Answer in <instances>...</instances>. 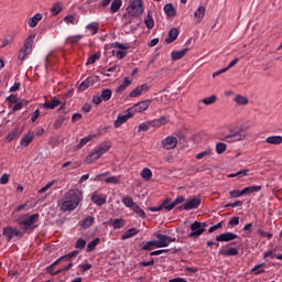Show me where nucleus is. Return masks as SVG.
Here are the masks:
<instances>
[{"label": "nucleus", "instance_id": "nucleus-26", "mask_svg": "<svg viewBox=\"0 0 282 282\" xmlns=\"http://www.w3.org/2000/svg\"><path fill=\"white\" fill-rule=\"evenodd\" d=\"M188 53V48H183L181 51H173L171 53L172 61H180V58H184L186 54Z\"/></svg>", "mask_w": 282, "mask_h": 282}, {"label": "nucleus", "instance_id": "nucleus-38", "mask_svg": "<svg viewBox=\"0 0 282 282\" xmlns=\"http://www.w3.org/2000/svg\"><path fill=\"white\" fill-rule=\"evenodd\" d=\"M249 170H240L236 173H231L228 174V177L232 178V177H238V180H241V177H246V175H248Z\"/></svg>", "mask_w": 282, "mask_h": 282}, {"label": "nucleus", "instance_id": "nucleus-22", "mask_svg": "<svg viewBox=\"0 0 282 282\" xmlns=\"http://www.w3.org/2000/svg\"><path fill=\"white\" fill-rule=\"evenodd\" d=\"M218 254H221L223 257H237V254H239V250L234 247L228 250L219 249Z\"/></svg>", "mask_w": 282, "mask_h": 282}, {"label": "nucleus", "instance_id": "nucleus-47", "mask_svg": "<svg viewBox=\"0 0 282 282\" xmlns=\"http://www.w3.org/2000/svg\"><path fill=\"white\" fill-rule=\"evenodd\" d=\"M212 153H213V150L210 148H207L205 151L196 155V160H203V158H208L212 155Z\"/></svg>", "mask_w": 282, "mask_h": 282}, {"label": "nucleus", "instance_id": "nucleus-6", "mask_svg": "<svg viewBox=\"0 0 282 282\" xmlns=\"http://www.w3.org/2000/svg\"><path fill=\"white\" fill-rule=\"evenodd\" d=\"M224 142H228L229 144H232L235 142H241V140H246V131H230V133L226 134L223 138Z\"/></svg>", "mask_w": 282, "mask_h": 282}, {"label": "nucleus", "instance_id": "nucleus-61", "mask_svg": "<svg viewBox=\"0 0 282 282\" xmlns=\"http://www.w3.org/2000/svg\"><path fill=\"white\" fill-rule=\"evenodd\" d=\"M54 182L55 181H51L50 183H47L45 186H43L39 193H47V191H50V188H52L54 186Z\"/></svg>", "mask_w": 282, "mask_h": 282}, {"label": "nucleus", "instance_id": "nucleus-45", "mask_svg": "<svg viewBox=\"0 0 282 282\" xmlns=\"http://www.w3.org/2000/svg\"><path fill=\"white\" fill-rule=\"evenodd\" d=\"M95 218L93 216H88L85 218V220L82 223V228H90V226H94Z\"/></svg>", "mask_w": 282, "mask_h": 282}, {"label": "nucleus", "instance_id": "nucleus-54", "mask_svg": "<svg viewBox=\"0 0 282 282\" xmlns=\"http://www.w3.org/2000/svg\"><path fill=\"white\" fill-rule=\"evenodd\" d=\"M170 249H160V250H155L150 252V257H160V254H166V252H170Z\"/></svg>", "mask_w": 282, "mask_h": 282}, {"label": "nucleus", "instance_id": "nucleus-42", "mask_svg": "<svg viewBox=\"0 0 282 282\" xmlns=\"http://www.w3.org/2000/svg\"><path fill=\"white\" fill-rule=\"evenodd\" d=\"M164 12L167 17H175V7L171 3L165 4Z\"/></svg>", "mask_w": 282, "mask_h": 282}, {"label": "nucleus", "instance_id": "nucleus-51", "mask_svg": "<svg viewBox=\"0 0 282 282\" xmlns=\"http://www.w3.org/2000/svg\"><path fill=\"white\" fill-rule=\"evenodd\" d=\"M112 56H115V58H118L119 61L124 58V56H127V52L119 50V51H112Z\"/></svg>", "mask_w": 282, "mask_h": 282}, {"label": "nucleus", "instance_id": "nucleus-20", "mask_svg": "<svg viewBox=\"0 0 282 282\" xmlns=\"http://www.w3.org/2000/svg\"><path fill=\"white\" fill-rule=\"evenodd\" d=\"M40 21H43V14L36 13L32 18L29 19L28 25H29V28H36V25H39Z\"/></svg>", "mask_w": 282, "mask_h": 282}, {"label": "nucleus", "instance_id": "nucleus-44", "mask_svg": "<svg viewBox=\"0 0 282 282\" xmlns=\"http://www.w3.org/2000/svg\"><path fill=\"white\" fill-rule=\"evenodd\" d=\"M91 140H94V135L91 134L80 139L79 143L77 144V149H83V147H85V144L88 142H91Z\"/></svg>", "mask_w": 282, "mask_h": 282}, {"label": "nucleus", "instance_id": "nucleus-64", "mask_svg": "<svg viewBox=\"0 0 282 282\" xmlns=\"http://www.w3.org/2000/svg\"><path fill=\"white\" fill-rule=\"evenodd\" d=\"M149 127H151V124H149V122L148 123H145V122L140 123L138 126V131H147L149 129Z\"/></svg>", "mask_w": 282, "mask_h": 282}, {"label": "nucleus", "instance_id": "nucleus-23", "mask_svg": "<svg viewBox=\"0 0 282 282\" xmlns=\"http://www.w3.org/2000/svg\"><path fill=\"white\" fill-rule=\"evenodd\" d=\"M61 105V100L56 97H53L51 101H45L43 104L44 109H56Z\"/></svg>", "mask_w": 282, "mask_h": 282}, {"label": "nucleus", "instance_id": "nucleus-50", "mask_svg": "<svg viewBox=\"0 0 282 282\" xmlns=\"http://www.w3.org/2000/svg\"><path fill=\"white\" fill-rule=\"evenodd\" d=\"M106 184H120V178L118 176H109L104 180Z\"/></svg>", "mask_w": 282, "mask_h": 282}, {"label": "nucleus", "instance_id": "nucleus-57", "mask_svg": "<svg viewBox=\"0 0 282 282\" xmlns=\"http://www.w3.org/2000/svg\"><path fill=\"white\" fill-rule=\"evenodd\" d=\"M80 251L78 250H75V251H72L65 256H62V259H65V261H69V259H74V257H77V254H79Z\"/></svg>", "mask_w": 282, "mask_h": 282}, {"label": "nucleus", "instance_id": "nucleus-17", "mask_svg": "<svg viewBox=\"0 0 282 282\" xmlns=\"http://www.w3.org/2000/svg\"><path fill=\"white\" fill-rule=\"evenodd\" d=\"M111 149V143L109 141H105L102 143H100L97 148H95V150L97 151V153L102 158V155H105V153H107V151H109Z\"/></svg>", "mask_w": 282, "mask_h": 282}, {"label": "nucleus", "instance_id": "nucleus-5", "mask_svg": "<svg viewBox=\"0 0 282 282\" xmlns=\"http://www.w3.org/2000/svg\"><path fill=\"white\" fill-rule=\"evenodd\" d=\"M2 235L3 237H6V240L10 242L12 241V239H14V237H18V239H21L24 232L21 231L20 229H17V227L7 226L2 229Z\"/></svg>", "mask_w": 282, "mask_h": 282}, {"label": "nucleus", "instance_id": "nucleus-14", "mask_svg": "<svg viewBox=\"0 0 282 282\" xmlns=\"http://www.w3.org/2000/svg\"><path fill=\"white\" fill-rule=\"evenodd\" d=\"M204 17H206V7L199 6L194 12L196 23H202V21H204Z\"/></svg>", "mask_w": 282, "mask_h": 282}, {"label": "nucleus", "instance_id": "nucleus-16", "mask_svg": "<svg viewBox=\"0 0 282 282\" xmlns=\"http://www.w3.org/2000/svg\"><path fill=\"white\" fill-rule=\"evenodd\" d=\"M239 236H237V234H232V232H225V234H220L219 236L216 237V241H235V239H237Z\"/></svg>", "mask_w": 282, "mask_h": 282}, {"label": "nucleus", "instance_id": "nucleus-10", "mask_svg": "<svg viewBox=\"0 0 282 282\" xmlns=\"http://www.w3.org/2000/svg\"><path fill=\"white\" fill-rule=\"evenodd\" d=\"M161 144L162 149H165V151H171L177 147V139L173 135H169L161 141Z\"/></svg>", "mask_w": 282, "mask_h": 282}, {"label": "nucleus", "instance_id": "nucleus-21", "mask_svg": "<svg viewBox=\"0 0 282 282\" xmlns=\"http://www.w3.org/2000/svg\"><path fill=\"white\" fill-rule=\"evenodd\" d=\"M110 224L112 225L113 230H120L127 226V220L122 218H116L110 220Z\"/></svg>", "mask_w": 282, "mask_h": 282}, {"label": "nucleus", "instance_id": "nucleus-3", "mask_svg": "<svg viewBox=\"0 0 282 282\" xmlns=\"http://www.w3.org/2000/svg\"><path fill=\"white\" fill-rule=\"evenodd\" d=\"M207 227L208 224L206 223L194 221L189 227V230H192V232L188 234L189 239H197L198 237H202V235L206 232Z\"/></svg>", "mask_w": 282, "mask_h": 282}, {"label": "nucleus", "instance_id": "nucleus-12", "mask_svg": "<svg viewBox=\"0 0 282 282\" xmlns=\"http://www.w3.org/2000/svg\"><path fill=\"white\" fill-rule=\"evenodd\" d=\"M129 118H133V112L130 111V109L127 110L126 115H119L117 117V119L115 120V129H118L119 127H122V124H124V122H127V120H129Z\"/></svg>", "mask_w": 282, "mask_h": 282}, {"label": "nucleus", "instance_id": "nucleus-1", "mask_svg": "<svg viewBox=\"0 0 282 282\" xmlns=\"http://www.w3.org/2000/svg\"><path fill=\"white\" fill-rule=\"evenodd\" d=\"M84 195L80 189H69L65 194V200L62 203L61 208L64 212L67 210H76L78 208V204L83 202Z\"/></svg>", "mask_w": 282, "mask_h": 282}, {"label": "nucleus", "instance_id": "nucleus-58", "mask_svg": "<svg viewBox=\"0 0 282 282\" xmlns=\"http://www.w3.org/2000/svg\"><path fill=\"white\" fill-rule=\"evenodd\" d=\"M6 101L9 102V105H17V102H19V97L17 95H10L7 97Z\"/></svg>", "mask_w": 282, "mask_h": 282}, {"label": "nucleus", "instance_id": "nucleus-56", "mask_svg": "<svg viewBox=\"0 0 282 282\" xmlns=\"http://www.w3.org/2000/svg\"><path fill=\"white\" fill-rule=\"evenodd\" d=\"M214 102H217V96L215 95L203 99L204 105H214Z\"/></svg>", "mask_w": 282, "mask_h": 282}, {"label": "nucleus", "instance_id": "nucleus-31", "mask_svg": "<svg viewBox=\"0 0 282 282\" xmlns=\"http://www.w3.org/2000/svg\"><path fill=\"white\" fill-rule=\"evenodd\" d=\"M98 29H99L98 22H90L89 24L86 25V30L93 35L98 34Z\"/></svg>", "mask_w": 282, "mask_h": 282}, {"label": "nucleus", "instance_id": "nucleus-36", "mask_svg": "<svg viewBox=\"0 0 282 282\" xmlns=\"http://www.w3.org/2000/svg\"><path fill=\"white\" fill-rule=\"evenodd\" d=\"M133 213H135L138 216L141 217V219H144L147 217V213H144V209L140 208L138 204H134L131 208Z\"/></svg>", "mask_w": 282, "mask_h": 282}, {"label": "nucleus", "instance_id": "nucleus-39", "mask_svg": "<svg viewBox=\"0 0 282 282\" xmlns=\"http://www.w3.org/2000/svg\"><path fill=\"white\" fill-rule=\"evenodd\" d=\"M98 243H100V238H96L93 241H90L87 245L86 252H94V250H96V246H98Z\"/></svg>", "mask_w": 282, "mask_h": 282}, {"label": "nucleus", "instance_id": "nucleus-19", "mask_svg": "<svg viewBox=\"0 0 282 282\" xmlns=\"http://www.w3.org/2000/svg\"><path fill=\"white\" fill-rule=\"evenodd\" d=\"M177 36H180V31L176 28L171 29L165 39V43L170 44L173 43V41H177Z\"/></svg>", "mask_w": 282, "mask_h": 282}, {"label": "nucleus", "instance_id": "nucleus-55", "mask_svg": "<svg viewBox=\"0 0 282 282\" xmlns=\"http://www.w3.org/2000/svg\"><path fill=\"white\" fill-rule=\"evenodd\" d=\"M230 197L232 199L237 198V197H242L243 195V189L239 191V189H232L230 193H229Z\"/></svg>", "mask_w": 282, "mask_h": 282}, {"label": "nucleus", "instance_id": "nucleus-7", "mask_svg": "<svg viewBox=\"0 0 282 282\" xmlns=\"http://www.w3.org/2000/svg\"><path fill=\"white\" fill-rule=\"evenodd\" d=\"M158 240H155L156 248H169L171 243H175L177 241L176 238H171L166 235L156 234Z\"/></svg>", "mask_w": 282, "mask_h": 282}, {"label": "nucleus", "instance_id": "nucleus-43", "mask_svg": "<svg viewBox=\"0 0 282 282\" xmlns=\"http://www.w3.org/2000/svg\"><path fill=\"white\" fill-rule=\"evenodd\" d=\"M141 248L142 250H153V248H156L155 240L142 242Z\"/></svg>", "mask_w": 282, "mask_h": 282}, {"label": "nucleus", "instance_id": "nucleus-41", "mask_svg": "<svg viewBox=\"0 0 282 282\" xmlns=\"http://www.w3.org/2000/svg\"><path fill=\"white\" fill-rule=\"evenodd\" d=\"M235 102H237L238 105H240L242 107H246V105H248V102H250V101L248 100L247 97L241 96V95H237L235 97Z\"/></svg>", "mask_w": 282, "mask_h": 282}, {"label": "nucleus", "instance_id": "nucleus-29", "mask_svg": "<svg viewBox=\"0 0 282 282\" xmlns=\"http://www.w3.org/2000/svg\"><path fill=\"white\" fill-rule=\"evenodd\" d=\"M267 144H274L279 145L282 144V137L281 135H271L265 139Z\"/></svg>", "mask_w": 282, "mask_h": 282}, {"label": "nucleus", "instance_id": "nucleus-49", "mask_svg": "<svg viewBox=\"0 0 282 282\" xmlns=\"http://www.w3.org/2000/svg\"><path fill=\"white\" fill-rule=\"evenodd\" d=\"M100 58V53H95L88 57L86 65H94Z\"/></svg>", "mask_w": 282, "mask_h": 282}, {"label": "nucleus", "instance_id": "nucleus-52", "mask_svg": "<svg viewBox=\"0 0 282 282\" xmlns=\"http://www.w3.org/2000/svg\"><path fill=\"white\" fill-rule=\"evenodd\" d=\"M32 51H29L28 48H21L20 53L18 55L19 61H25V57L28 54H30Z\"/></svg>", "mask_w": 282, "mask_h": 282}, {"label": "nucleus", "instance_id": "nucleus-8", "mask_svg": "<svg viewBox=\"0 0 282 282\" xmlns=\"http://www.w3.org/2000/svg\"><path fill=\"white\" fill-rule=\"evenodd\" d=\"M184 202H186V198L184 196H177L172 203L171 198H165L163 200V206L165 210L171 212L173 210V208H175V206H180V204H184Z\"/></svg>", "mask_w": 282, "mask_h": 282}, {"label": "nucleus", "instance_id": "nucleus-32", "mask_svg": "<svg viewBox=\"0 0 282 282\" xmlns=\"http://www.w3.org/2000/svg\"><path fill=\"white\" fill-rule=\"evenodd\" d=\"M120 8H122V0H112L111 7H110L111 14H116V12L120 10Z\"/></svg>", "mask_w": 282, "mask_h": 282}, {"label": "nucleus", "instance_id": "nucleus-15", "mask_svg": "<svg viewBox=\"0 0 282 282\" xmlns=\"http://www.w3.org/2000/svg\"><path fill=\"white\" fill-rule=\"evenodd\" d=\"M150 127L154 129H160V127H164V124H169V117H161L159 119H154L149 121Z\"/></svg>", "mask_w": 282, "mask_h": 282}, {"label": "nucleus", "instance_id": "nucleus-63", "mask_svg": "<svg viewBox=\"0 0 282 282\" xmlns=\"http://www.w3.org/2000/svg\"><path fill=\"white\" fill-rule=\"evenodd\" d=\"M102 97H101V95H95V96H93V104L94 105H100V104H102Z\"/></svg>", "mask_w": 282, "mask_h": 282}, {"label": "nucleus", "instance_id": "nucleus-33", "mask_svg": "<svg viewBox=\"0 0 282 282\" xmlns=\"http://www.w3.org/2000/svg\"><path fill=\"white\" fill-rule=\"evenodd\" d=\"M61 12H63V4L61 2H55L51 8V14L56 17V14H61Z\"/></svg>", "mask_w": 282, "mask_h": 282}, {"label": "nucleus", "instance_id": "nucleus-9", "mask_svg": "<svg viewBox=\"0 0 282 282\" xmlns=\"http://www.w3.org/2000/svg\"><path fill=\"white\" fill-rule=\"evenodd\" d=\"M149 107H151V99L139 101L138 104H135L134 106H132L129 109L133 116V113H142V111H147V109H149Z\"/></svg>", "mask_w": 282, "mask_h": 282}, {"label": "nucleus", "instance_id": "nucleus-28", "mask_svg": "<svg viewBox=\"0 0 282 282\" xmlns=\"http://www.w3.org/2000/svg\"><path fill=\"white\" fill-rule=\"evenodd\" d=\"M34 39H36V34H31L26 37L24 42V50L32 52V47L34 46Z\"/></svg>", "mask_w": 282, "mask_h": 282}, {"label": "nucleus", "instance_id": "nucleus-34", "mask_svg": "<svg viewBox=\"0 0 282 282\" xmlns=\"http://www.w3.org/2000/svg\"><path fill=\"white\" fill-rule=\"evenodd\" d=\"M101 100L104 101V102H107V101H109V100H111V96H113V93L111 91V89H109V88H106V89H104L102 91H101Z\"/></svg>", "mask_w": 282, "mask_h": 282}, {"label": "nucleus", "instance_id": "nucleus-2", "mask_svg": "<svg viewBox=\"0 0 282 282\" xmlns=\"http://www.w3.org/2000/svg\"><path fill=\"white\" fill-rule=\"evenodd\" d=\"M37 223H39V214H33L29 216L26 219L20 220L19 226H21L23 232H32V230H34V228L37 227L36 225Z\"/></svg>", "mask_w": 282, "mask_h": 282}, {"label": "nucleus", "instance_id": "nucleus-11", "mask_svg": "<svg viewBox=\"0 0 282 282\" xmlns=\"http://www.w3.org/2000/svg\"><path fill=\"white\" fill-rule=\"evenodd\" d=\"M200 205H202V199L195 197V198H189L185 204L181 206V208H183V210H195L199 208Z\"/></svg>", "mask_w": 282, "mask_h": 282}, {"label": "nucleus", "instance_id": "nucleus-46", "mask_svg": "<svg viewBox=\"0 0 282 282\" xmlns=\"http://www.w3.org/2000/svg\"><path fill=\"white\" fill-rule=\"evenodd\" d=\"M263 265H265V264L264 263H260V264L254 265L251 269V272H254L256 275L265 274V270L261 269V268H263Z\"/></svg>", "mask_w": 282, "mask_h": 282}, {"label": "nucleus", "instance_id": "nucleus-18", "mask_svg": "<svg viewBox=\"0 0 282 282\" xmlns=\"http://www.w3.org/2000/svg\"><path fill=\"white\" fill-rule=\"evenodd\" d=\"M100 154L96 149H94L87 156H86V164H94V162H97V160H100Z\"/></svg>", "mask_w": 282, "mask_h": 282}, {"label": "nucleus", "instance_id": "nucleus-35", "mask_svg": "<svg viewBox=\"0 0 282 282\" xmlns=\"http://www.w3.org/2000/svg\"><path fill=\"white\" fill-rule=\"evenodd\" d=\"M64 23H66V25H77L78 18L76 15H66L64 18Z\"/></svg>", "mask_w": 282, "mask_h": 282}, {"label": "nucleus", "instance_id": "nucleus-30", "mask_svg": "<svg viewBox=\"0 0 282 282\" xmlns=\"http://www.w3.org/2000/svg\"><path fill=\"white\" fill-rule=\"evenodd\" d=\"M261 191V185H253L249 187H245L242 189L243 195H252V193H259Z\"/></svg>", "mask_w": 282, "mask_h": 282}, {"label": "nucleus", "instance_id": "nucleus-24", "mask_svg": "<svg viewBox=\"0 0 282 282\" xmlns=\"http://www.w3.org/2000/svg\"><path fill=\"white\" fill-rule=\"evenodd\" d=\"M32 140H34V132H29L28 134L23 135V138L20 141V144L21 147H30Z\"/></svg>", "mask_w": 282, "mask_h": 282}, {"label": "nucleus", "instance_id": "nucleus-62", "mask_svg": "<svg viewBox=\"0 0 282 282\" xmlns=\"http://www.w3.org/2000/svg\"><path fill=\"white\" fill-rule=\"evenodd\" d=\"M258 235H259L260 237H265L267 239H272V237H273L272 234L265 232V231H263L262 229H259V230H258Z\"/></svg>", "mask_w": 282, "mask_h": 282}, {"label": "nucleus", "instance_id": "nucleus-25", "mask_svg": "<svg viewBox=\"0 0 282 282\" xmlns=\"http://www.w3.org/2000/svg\"><path fill=\"white\" fill-rule=\"evenodd\" d=\"M91 202H94L96 206H104V204H107V197L99 194H93Z\"/></svg>", "mask_w": 282, "mask_h": 282}, {"label": "nucleus", "instance_id": "nucleus-37", "mask_svg": "<svg viewBox=\"0 0 282 282\" xmlns=\"http://www.w3.org/2000/svg\"><path fill=\"white\" fill-rule=\"evenodd\" d=\"M122 204L126 206V208L132 209L135 202H133V198L131 196H126L122 198Z\"/></svg>", "mask_w": 282, "mask_h": 282}, {"label": "nucleus", "instance_id": "nucleus-4", "mask_svg": "<svg viewBox=\"0 0 282 282\" xmlns=\"http://www.w3.org/2000/svg\"><path fill=\"white\" fill-rule=\"evenodd\" d=\"M127 12L130 17H140L142 12H144L142 0H131L127 8Z\"/></svg>", "mask_w": 282, "mask_h": 282}, {"label": "nucleus", "instance_id": "nucleus-40", "mask_svg": "<svg viewBox=\"0 0 282 282\" xmlns=\"http://www.w3.org/2000/svg\"><path fill=\"white\" fill-rule=\"evenodd\" d=\"M141 177L143 180H151L153 177V172L151 171V169L149 167H144L142 171H141Z\"/></svg>", "mask_w": 282, "mask_h": 282}, {"label": "nucleus", "instance_id": "nucleus-60", "mask_svg": "<svg viewBox=\"0 0 282 282\" xmlns=\"http://www.w3.org/2000/svg\"><path fill=\"white\" fill-rule=\"evenodd\" d=\"M86 246H87V241L85 239L79 238L76 241V248H78L79 250H83Z\"/></svg>", "mask_w": 282, "mask_h": 282}, {"label": "nucleus", "instance_id": "nucleus-13", "mask_svg": "<svg viewBox=\"0 0 282 282\" xmlns=\"http://www.w3.org/2000/svg\"><path fill=\"white\" fill-rule=\"evenodd\" d=\"M98 83V77H87L82 84L79 85V91H86L89 87H94Z\"/></svg>", "mask_w": 282, "mask_h": 282}, {"label": "nucleus", "instance_id": "nucleus-53", "mask_svg": "<svg viewBox=\"0 0 282 282\" xmlns=\"http://www.w3.org/2000/svg\"><path fill=\"white\" fill-rule=\"evenodd\" d=\"M110 47H113V50H129V46H127L120 42L111 43Z\"/></svg>", "mask_w": 282, "mask_h": 282}, {"label": "nucleus", "instance_id": "nucleus-48", "mask_svg": "<svg viewBox=\"0 0 282 282\" xmlns=\"http://www.w3.org/2000/svg\"><path fill=\"white\" fill-rule=\"evenodd\" d=\"M226 149L227 145L224 142H219L216 144V153H218V155H221V153H226Z\"/></svg>", "mask_w": 282, "mask_h": 282}, {"label": "nucleus", "instance_id": "nucleus-27", "mask_svg": "<svg viewBox=\"0 0 282 282\" xmlns=\"http://www.w3.org/2000/svg\"><path fill=\"white\" fill-rule=\"evenodd\" d=\"M140 232V229L131 228L128 229L122 236L121 241H126V239H131L132 237H135Z\"/></svg>", "mask_w": 282, "mask_h": 282}, {"label": "nucleus", "instance_id": "nucleus-59", "mask_svg": "<svg viewBox=\"0 0 282 282\" xmlns=\"http://www.w3.org/2000/svg\"><path fill=\"white\" fill-rule=\"evenodd\" d=\"M145 25H147L148 30H153L155 22L153 21V18L151 15H148V18L145 20Z\"/></svg>", "mask_w": 282, "mask_h": 282}]
</instances>
